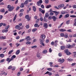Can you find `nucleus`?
<instances>
[{"label":"nucleus","instance_id":"50","mask_svg":"<svg viewBox=\"0 0 76 76\" xmlns=\"http://www.w3.org/2000/svg\"><path fill=\"white\" fill-rule=\"evenodd\" d=\"M16 47H18V46H19V45H20V44H18V43H16Z\"/></svg>","mask_w":76,"mask_h":76},{"label":"nucleus","instance_id":"28","mask_svg":"<svg viewBox=\"0 0 76 76\" xmlns=\"http://www.w3.org/2000/svg\"><path fill=\"white\" fill-rule=\"evenodd\" d=\"M70 20H68L66 22V25H69V24H70Z\"/></svg>","mask_w":76,"mask_h":76},{"label":"nucleus","instance_id":"31","mask_svg":"<svg viewBox=\"0 0 76 76\" xmlns=\"http://www.w3.org/2000/svg\"><path fill=\"white\" fill-rule=\"evenodd\" d=\"M6 39V37H3V36H2L1 37V39Z\"/></svg>","mask_w":76,"mask_h":76},{"label":"nucleus","instance_id":"46","mask_svg":"<svg viewBox=\"0 0 76 76\" xmlns=\"http://www.w3.org/2000/svg\"><path fill=\"white\" fill-rule=\"evenodd\" d=\"M40 44H41V45H42L43 46H45V44H44V43H43V42H42L41 43H40Z\"/></svg>","mask_w":76,"mask_h":76},{"label":"nucleus","instance_id":"20","mask_svg":"<svg viewBox=\"0 0 76 76\" xmlns=\"http://www.w3.org/2000/svg\"><path fill=\"white\" fill-rule=\"evenodd\" d=\"M8 30L7 29V30H2V32L3 33H4V32H5V33H6V32H8Z\"/></svg>","mask_w":76,"mask_h":76},{"label":"nucleus","instance_id":"63","mask_svg":"<svg viewBox=\"0 0 76 76\" xmlns=\"http://www.w3.org/2000/svg\"><path fill=\"white\" fill-rule=\"evenodd\" d=\"M20 72H18L17 74V76H20Z\"/></svg>","mask_w":76,"mask_h":76},{"label":"nucleus","instance_id":"14","mask_svg":"<svg viewBox=\"0 0 76 76\" xmlns=\"http://www.w3.org/2000/svg\"><path fill=\"white\" fill-rule=\"evenodd\" d=\"M29 15H26V16H25V18L26 19H27L28 20H30V18H29Z\"/></svg>","mask_w":76,"mask_h":76},{"label":"nucleus","instance_id":"7","mask_svg":"<svg viewBox=\"0 0 76 76\" xmlns=\"http://www.w3.org/2000/svg\"><path fill=\"white\" fill-rule=\"evenodd\" d=\"M46 74H48L49 76H51V75H53V73L52 72H50L49 71H47L45 73V75H46Z\"/></svg>","mask_w":76,"mask_h":76},{"label":"nucleus","instance_id":"44","mask_svg":"<svg viewBox=\"0 0 76 76\" xmlns=\"http://www.w3.org/2000/svg\"><path fill=\"white\" fill-rule=\"evenodd\" d=\"M9 26L8 25L6 27H5V29L7 30V29H9Z\"/></svg>","mask_w":76,"mask_h":76},{"label":"nucleus","instance_id":"43","mask_svg":"<svg viewBox=\"0 0 76 76\" xmlns=\"http://www.w3.org/2000/svg\"><path fill=\"white\" fill-rule=\"evenodd\" d=\"M70 16L71 18H76V16L75 15H70Z\"/></svg>","mask_w":76,"mask_h":76},{"label":"nucleus","instance_id":"38","mask_svg":"<svg viewBox=\"0 0 76 76\" xmlns=\"http://www.w3.org/2000/svg\"><path fill=\"white\" fill-rule=\"evenodd\" d=\"M37 28H34L32 30V32H35V31H37Z\"/></svg>","mask_w":76,"mask_h":76},{"label":"nucleus","instance_id":"16","mask_svg":"<svg viewBox=\"0 0 76 76\" xmlns=\"http://www.w3.org/2000/svg\"><path fill=\"white\" fill-rule=\"evenodd\" d=\"M69 14H67L66 15H65L64 17V18H69Z\"/></svg>","mask_w":76,"mask_h":76},{"label":"nucleus","instance_id":"40","mask_svg":"<svg viewBox=\"0 0 76 76\" xmlns=\"http://www.w3.org/2000/svg\"><path fill=\"white\" fill-rule=\"evenodd\" d=\"M60 35L62 37H64V34L63 33H61Z\"/></svg>","mask_w":76,"mask_h":76},{"label":"nucleus","instance_id":"17","mask_svg":"<svg viewBox=\"0 0 76 76\" xmlns=\"http://www.w3.org/2000/svg\"><path fill=\"white\" fill-rule=\"evenodd\" d=\"M47 70L48 71H49V72H51V71L53 70V69L52 68H47Z\"/></svg>","mask_w":76,"mask_h":76},{"label":"nucleus","instance_id":"60","mask_svg":"<svg viewBox=\"0 0 76 76\" xmlns=\"http://www.w3.org/2000/svg\"><path fill=\"white\" fill-rule=\"evenodd\" d=\"M76 63H73L72 64L71 66H75V65H76Z\"/></svg>","mask_w":76,"mask_h":76},{"label":"nucleus","instance_id":"21","mask_svg":"<svg viewBox=\"0 0 76 76\" xmlns=\"http://www.w3.org/2000/svg\"><path fill=\"white\" fill-rule=\"evenodd\" d=\"M20 28V27L19 25H17L15 26V28L16 29H19Z\"/></svg>","mask_w":76,"mask_h":76},{"label":"nucleus","instance_id":"34","mask_svg":"<svg viewBox=\"0 0 76 76\" xmlns=\"http://www.w3.org/2000/svg\"><path fill=\"white\" fill-rule=\"evenodd\" d=\"M51 7V5H49L46 6V8L47 9H48L50 8V7Z\"/></svg>","mask_w":76,"mask_h":76},{"label":"nucleus","instance_id":"30","mask_svg":"<svg viewBox=\"0 0 76 76\" xmlns=\"http://www.w3.org/2000/svg\"><path fill=\"white\" fill-rule=\"evenodd\" d=\"M49 16V14L48 13H46L45 15V17L46 18H47Z\"/></svg>","mask_w":76,"mask_h":76},{"label":"nucleus","instance_id":"32","mask_svg":"<svg viewBox=\"0 0 76 76\" xmlns=\"http://www.w3.org/2000/svg\"><path fill=\"white\" fill-rule=\"evenodd\" d=\"M53 64V62H50L49 63V65H50V67H53V65L52 64Z\"/></svg>","mask_w":76,"mask_h":76},{"label":"nucleus","instance_id":"18","mask_svg":"<svg viewBox=\"0 0 76 76\" xmlns=\"http://www.w3.org/2000/svg\"><path fill=\"white\" fill-rule=\"evenodd\" d=\"M52 19L54 21H56V18L54 16L52 17Z\"/></svg>","mask_w":76,"mask_h":76},{"label":"nucleus","instance_id":"26","mask_svg":"<svg viewBox=\"0 0 76 76\" xmlns=\"http://www.w3.org/2000/svg\"><path fill=\"white\" fill-rule=\"evenodd\" d=\"M73 53L74 54L73 56H74V57L76 58V52H73Z\"/></svg>","mask_w":76,"mask_h":76},{"label":"nucleus","instance_id":"5","mask_svg":"<svg viewBox=\"0 0 76 76\" xmlns=\"http://www.w3.org/2000/svg\"><path fill=\"white\" fill-rule=\"evenodd\" d=\"M42 3V0H40L39 1H38L37 2V5L39 6H40Z\"/></svg>","mask_w":76,"mask_h":76},{"label":"nucleus","instance_id":"33","mask_svg":"<svg viewBox=\"0 0 76 76\" xmlns=\"http://www.w3.org/2000/svg\"><path fill=\"white\" fill-rule=\"evenodd\" d=\"M61 49L62 50L65 49V47L64 46H61Z\"/></svg>","mask_w":76,"mask_h":76},{"label":"nucleus","instance_id":"39","mask_svg":"<svg viewBox=\"0 0 76 76\" xmlns=\"http://www.w3.org/2000/svg\"><path fill=\"white\" fill-rule=\"evenodd\" d=\"M28 3V0L26 1L24 3V4H27Z\"/></svg>","mask_w":76,"mask_h":76},{"label":"nucleus","instance_id":"23","mask_svg":"<svg viewBox=\"0 0 76 76\" xmlns=\"http://www.w3.org/2000/svg\"><path fill=\"white\" fill-rule=\"evenodd\" d=\"M4 56V55L3 54H0V57L1 58H3Z\"/></svg>","mask_w":76,"mask_h":76},{"label":"nucleus","instance_id":"12","mask_svg":"<svg viewBox=\"0 0 76 76\" xmlns=\"http://www.w3.org/2000/svg\"><path fill=\"white\" fill-rule=\"evenodd\" d=\"M42 38V39H45V35L44 34H42L41 35Z\"/></svg>","mask_w":76,"mask_h":76},{"label":"nucleus","instance_id":"42","mask_svg":"<svg viewBox=\"0 0 76 76\" xmlns=\"http://www.w3.org/2000/svg\"><path fill=\"white\" fill-rule=\"evenodd\" d=\"M49 1V0H45V3L46 4L48 3V2Z\"/></svg>","mask_w":76,"mask_h":76},{"label":"nucleus","instance_id":"15","mask_svg":"<svg viewBox=\"0 0 76 76\" xmlns=\"http://www.w3.org/2000/svg\"><path fill=\"white\" fill-rule=\"evenodd\" d=\"M59 31H60V32H64L65 31H66V30L64 29L61 28L59 30Z\"/></svg>","mask_w":76,"mask_h":76},{"label":"nucleus","instance_id":"61","mask_svg":"<svg viewBox=\"0 0 76 76\" xmlns=\"http://www.w3.org/2000/svg\"><path fill=\"white\" fill-rule=\"evenodd\" d=\"M40 54H37V57H39L40 56Z\"/></svg>","mask_w":76,"mask_h":76},{"label":"nucleus","instance_id":"8","mask_svg":"<svg viewBox=\"0 0 76 76\" xmlns=\"http://www.w3.org/2000/svg\"><path fill=\"white\" fill-rule=\"evenodd\" d=\"M48 24H47V23H44L43 25V27H44L45 29H47V28H48Z\"/></svg>","mask_w":76,"mask_h":76},{"label":"nucleus","instance_id":"27","mask_svg":"<svg viewBox=\"0 0 76 76\" xmlns=\"http://www.w3.org/2000/svg\"><path fill=\"white\" fill-rule=\"evenodd\" d=\"M64 37H65V38H67V37H68V34H67L65 33V34H64Z\"/></svg>","mask_w":76,"mask_h":76},{"label":"nucleus","instance_id":"11","mask_svg":"<svg viewBox=\"0 0 76 76\" xmlns=\"http://www.w3.org/2000/svg\"><path fill=\"white\" fill-rule=\"evenodd\" d=\"M53 13H54L55 14V15L57 16V15L59 14V12H57V11H53Z\"/></svg>","mask_w":76,"mask_h":76},{"label":"nucleus","instance_id":"41","mask_svg":"<svg viewBox=\"0 0 76 76\" xmlns=\"http://www.w3.org/2000/svg\"><path fill=\"white\" fill-rule=\"evenodd\" d=\"M47 50H44L43 51V53H44V54L45 53H47Z\"/></svg>","mask_w":76,"mask_h":76},{"label":"nucleus","instance_id":"51","mask_svg":"<svg viewBox=\"0 0 76 76\" xmlns=\"http://www.w3.org/2000/svg\"><path fill=\"white\" fill-rule=\"evenodd\" d=\"M49 51L50 53H51L52 52V50H51V48H50L49 49Z\"/></svg>","mask_w":76,"mask_h":76},{"label":"nucleus","instance_id":"35","mask_svg":"<svg viewBox=\"0 0 76 76\" xmlns=\"http://www.w3.org/2000/svg\"><path fill=\"white\" fill-rule=\"evenodd\" d=\"M13 50H10L8 54H12V53H13Z\"/></svg>","mask_w":76,"mask_h":76},{"label":"nucleus","instance_id":"10","mask_svg":"<svg viewBox=\"0 0 76 76\" xmlns=\"http://www.w3.org/2000/svg\"><path fill=\"white\" fill-rule=\"evenodd\" d=\"M39 9L40 12H42V13H43V14L45 13V10H42L41 8H39Z\"/></svg>","mask_w":76,"mask_h":76},{"label":"nucleus","instance_id":"24","mask_svg":"<svg viewBox=\"0 0 76 76\" xmlns=\"http://www.w3.org/2000/svg\"><path fill=\"white\" fill-rule=\"evenodd\" d=\"M0 12H2V13H4V12H5V11L4 10V9H3L2 10H0Z\"/></svg>","mask_w":76,"mask_h":76},{"label":"nucleus","instance_id":"48","mask_svg":"<svg viewBox=\"0 0 76 76\" xmlns=\"http://www.w3.org/2000/svg\"><path fill=\"white\" fill-rule=\"evenodd\" d=\"M37 46L36 45H35L31 47V48H37Z\"/></svg>","mask_w":76,"mask_h":76},{"label":"nucleus","instance_id":"25","mask_svg":"<svg viewBox=\"0 0 76 76\" xmlns=\"http://www.w3.org/2000/svg\"><path fill=\"white\" fill-rule=\"evenodd\" d=\"M26 44H27V45H30V44H31V42L29 41H27V42H26Z\"/></svg>","mask_w":76,"mask_h":76},{"label":"nucleus","instance_id":"3","mask_svg":"<svg viewBox=\"0 0 76 76\" xmlns=\"http://www.w3.org/2000/svg\"><path fill=\"white\" fill-rule=\"evenodd\" d=\"M30 38V36H26V37L25 39V40H26L27 41H30L31 40V38Z\"/></svg>","mask_w":76,"mask_h":76},{"label":"nucleus","instance_id":"2","mask_svg":"<svg viewBox=\"0 0 76 76\" xmlns=\"http://www.w3.org/2000/svg\"><path fill=\"white\" fill-rule=\"evenodd\" d=\"M7 8L9 9V12H12L15 9V7L13 6L11 7V5H9L7 6Z\"/></svg>","mask_w":76,"mask_h":76},{"label":"nucleus","instance_id":"22","mask_svg":"<svg viewBox=\"0 0 76 76\" xmlns=\"http://www.w3.org/2000/svg\"><path fill=\"white\" fill-rule=\"evenodd\" d=\"M65 13H66V11H61V13L62 15H64V14H65Z\"/></svg>","mask_w":76,"mask_h":76},{"label":"nucleus","instance_id":"59","mask_svg":"<svg viewBox=\"0 0 76 76\" xmlns=\"http://www.w3.org/2000/svg\"><path fill=\"white\" fill-rule=\"evenodd\" d=\"M24 40H25V39H21L20 41L19 42H22V41H23Z\"/></svg>","mask_w":76,"mask_h":76},{"label":"nucleus","instance_id":"13","mask_svg":"<svg viewBox=\"0 0 76 76\" xmlns=\"http://www.w3.org/2000/svg\"><path fill=\"white\" fill-rule=\"evenodd\" d=\"M66 47L68 48H72V45H67L66 46Z\"/></svg>","mask_w":76,"mask_h":76},{"label":"nucleus","instance_id":"19","mask_svg":"<svg viewBox=\"0 0 76 76\" xmlns=\"http://www.w3.org/2000/svg\"><path fill=\"white\" fill-rule=\"evenodd\" d=\"M20 53V50H18L16 53V55H18Z\"/></svg>","mask_w":76,"mask_h":76},{"label":"nucleus","instance_id":"53","mask_svg":"<svg viewBox=\"0 0 76 76\" xmlns=\"http://www.w3.org/2000/svg\"><path fill=\"white\" fill-rule=\"evenodd\" d=\"M67 31L68 32H72V30H71L70 29L67 30Z\"/></svg>","mask_w":76,"mask_h":76},{"label":"nucleus","instance_id":"47","mask_svg":"<svg viewBox=\"0 0 76 76\" xmlns=\"http://www.w3.org/2000/svg\"><path fill=\"white\" fill-rule=\"evenodd\" d=\"M12 68V66H10L8 68V69H10Z\"/></svg>","mask_w":76,"mask_h":76},{"label":"nucleus","instance_id":"52","mask_svg":"<svg viewBox=\"0 0 76 76\" xmlns=\"http://www.w3.org/2000/svg\"><path fill=\"white\" fill-rule=\"evenodd\" d=\"M62 17H63V15H60L59 16V19H61Z\"/></svg>","mask_w":76,"mask_h":76},{"label":"nucleus","instance_id":"6","mask_svg":"<svg viewBox=\"0 0 76 76\" xmlns=\"http://www.w3.org/2000/svg\"><path fill=\"white\" fill-rule=\"evenodd\" d=\"M58 61L60 62V63L61 64L63 63L64 61V59H61V58L59 59L58 60Z\"/></svg>","mask_w":76,"mask_h":76},{"label":"nucleus","instance_id":"1","mask_svg":"<svg viewBox=\"0 0 76 76\" xmlns=\"http://www.w3.org/2000/svg\"><path fill=\"white\" fill-rule=\"evenodd\" d=\"M16 57V56L15 55H13L10 58H7L6 61H8V63H9L11 61L13 60Z\"/></svg>","mask_w":76,"mask_h":76},{"label":"nucleus","instance_id":"55","mask_svg":"<svg viewBox=\"0 0 76 76\" xmlns=\"http://www.w3.org/2000/svg\"><path fill=\"white\" fill-rule=\"evenodd\" d=\"M75 44H72V45H71V47L72 48H73V47H75Z\"/></svg>","mask_w":76,"mask_h":76},{"label":"nucleus","instance_id":"58","mask_svg":"<svg viewBox=\"0 0 76 76\" xmlns=\"http://www.w3.org/2000/svg\"><path fill=\"white\" fill-rule=\"evenodd\" d=\"M16 69V67H14L12 69V70H15Z\"/></svg>","mask_w":76,"mask_h":76},{"label":"nucleus","instance_id":"4","mask_svg":"<svg viewBox=\"0 0 76 76\" xmlns=\"http://www.w3.org/2000/svg\"><path fill=\"white\" fill-rule=\"evenodd\" d=\"M64 53H66V55H67L68 56H69L70 54H71V53L70 52H69V50H65L64 51Z\"/></svg>","mask_w":76,"mask_h":76},{"label":"nucleus","instance_id":"29","mask_svg":"<svg viewBox=\"0 0 76 76\" xmlns=\"http://www.w3.org/2000/svg\"><path fill=\"white\" fill-rule=\"evenodd\" d=\"M67 60L69 61H73V59L68 58L67 59Z\"/></svg>","mask_w":76,"mask_h":76},{"label":"nucleus","instance_id":"56","mask_svg":"<svg viewBox=\"0 0 76 76\" xmlns=\"http://www.w3.org/2000/svg\"><path fill=\"white\" fill-rule=\"evenodd\" d=\"M58 55L59 57H61V56H62V54L61 53H59Z\"/></svg>","mask_w":76,"mask_h":76},{"label":"nucleus","instance_id":"9","mask_svg":"<svg viewBox=\"0 0 76 76\" xmlns=\"http://www.w3.org/2000/svg\"><path fill=\"white\" fill-rule=\"evenodd\" d=\"M64 6V4H61L59 5L58 6V7L59 8H61V7H63Z\"/></svg>","mask_w":76,"mask_h":76},{"label":"nucleus","instance_id":"36","mask_svg":"<svg viewBox=\"0 0 76 76\" xmlns=\"http://www.w3.org/2000/svg\"><path fill=\"white\" fill-rule=\"evenodd\" d=\"M33 8L34 12H35V11H36V7L35 6H33Z\"/></svg>","mask_w":76,"mask_h":76},{"label":"nucleus","instance_id":"54","mask_svg":"<svg viewBox=\"0 0 76 76\" xmlns=\"http://www.w3.org/2000/svg\"><path fill=\"white\" fill-rule=\"evenodd\" d=\"M72 7L74 9H76V5H73V6H72Z\"/></svg>","mask_w":76,"mask_h":76},{"label":"nucleus","instance_id":"62","mask_svg":"<svg viewBox=\"0 0 76 76\" xmlns=\"http://www.w3.org/2000/svg\"><path fill=\"white\" fill-rule=\"evenodd\" d=\"M51 44L52 45H54V42H51Z\"/></svg>","mask_w":76,"mask_h":76},{"label":"nucleus","instance_id":"64","mask_svg":"<svg viewBox=\"0 0 76 76\" xmlns=\"http://www.w3.org/2000/svg\"><path fill=\"white\" fill-rule=\"evenodd\" d=\"M73 26H76V22H75L74 24L73 25Z\"/></svg>","mask_w":76,"mask_h":76},{"label":"nucleus","instance_id":"37","mask_svg":"<svg viewBox=\"0 0 76 76\" xmlns=\"http://www.w3.org/2000/svg\"><path fill=\"white\" fill-rule=\"evenodd\" d=\"M16 16H17V15L16 14L14 16L13 20V21H15V20H16Z\"/></svg>","mask_w":76,"mask_h":76},{"label":"nucleus","instance_id":"45","mask_svg":"<svg viewBox=\"0 0 76 76\" xmlns=\"http://www.w3.org/2000/svg\"><path fill=\"white\" fill-rule=\"evenodd\" d=\"M4 61H5V59H2V60H1V61H0V63H3V62Z\"/></svg>","mask_w":76,"mask_h":76},{"label":"nucleus","instance_id":"49","mask_svg":"<svg viewBox=\"0 0 76 76\" xmlns=\"http://www.w3.org/2000/svg\"><path fill=\"white\" fill-rule=\"evenodd\" d=\"M58 42V40H56L55 41L54 44H57Z\"/></svg>","mask_w":76,"mask_h":76},{"label":"nucleus","instance_id":"57","mask_svg":"<svg viewBox=\"0 0 76 76\" xmlns=\"http://www.w3.org/2000/svg\"><path fill=\"white\" fill-rule=\"evenodd\" d=\"M41 7V8H42V9H44V6L43 5H42Z\"/></svg>","mask_w":76,"mask_h":76}]
</instances>
